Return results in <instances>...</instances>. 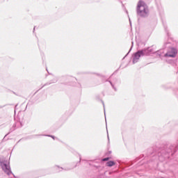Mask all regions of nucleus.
<instances>
[{
	"label": "nucleus",
	"instance_id": "obj_1",
	"mask_svg": "<svg viewBox=\"0 0 178 178\" xmlns=\"http://www.w3.org/2000/svg\"><path fill=\"white\" fill-rule=\"evenodd\" d=\"M137 13L138 16H140L141 17H147L148 15H149V9L148 8V6H147L144 1H138L137 6Z\"/></svg>",
	"mask_w": 178,
	"mask_h": 178
},
{
	"label": "nucleus",
	"instance_id": "obj_2",
	"mask_svg": "<svg viewBox=\"0 0 178 178\" xmlns=\"http://www.w3.org/2000/svg\"><path fill=\"white\" fill-rule=\"evenodd\" d=\"M0 165L2 170L3 172H5V173H6V175H9L12 174L10 165H9V162H8V161H0Z\"/></svg>",
	"mask_w": 178,
	"mask_h": 178
},
{
	"label": "nucleus",
	"instance_id": "obj_3",
	"mask_svg": "<svg viewBox=\"0 0 178 178\" xmlns=\"http://www.w3.org/2000/svg\"><path fill=\"white\" fill-rule=\"evenodd\" d=\"M145 54L144 50L138 51L135 53L133 57V63H137V62L140 60V58L144 56Z\"/></svg>",
	"mask_w": 178,
	"mask_h": 178
},
{
	"label": "nucleus",
	"instance_id": "obj_4",
	"mask_svg": "<svg viewBox=\"0 0 178 178\" xmlns=\"http://www.w3.org/2000/svg\"><path fill=\"white\" fill-rule=\"evenodd\" d=\"M177 54V50L176 49H171L167 54H165V56H168V58H175Z\"/></svg>",
	"mask_w": 178,
	"mask_h": 178
},
{
	"label": "nucleus",
	"instance_id": "obj_5",
	"mask_svg": "<svg viewBox=\"0 0 178 178\" xmlns=\"http://www.w3.org/2000/svg\"><path fill=\"white\" fill-rule=\"evenodd\" d=\"M107 166H109L110 168L113 166L115 165V162L110 161L106 163Z\"/></svg>",
	"mask_w": 178,
	"mask_h": 178
},
{
	"label": "nucleus",
	"instance_id": "obj_6",
	"mask_svg": "<svg viewBox=\"0 0 178 178\" xmlns=\"http://www.w3.org/2000/svg\"><path fill=\"white\" fill-rule=\"evenodd\" d=\"M109 158H105V159H103V161H108Z\"/></svg>",
	"mask_w": 178,
	"mask_h": 178
},
{
	"label": "nucleus",
	"instance_id": "obj_7",
	"mask_svg": "<svg viewBox=\"0 0 178 178\" xmlns=\"http://www.w3.org/2000/svg\"><path fill=\"white\" fill-rule=\"evenodd\" d=\"M54 139L55 138L54 136H51Z\"/></svg>",
	"mask_w": 178,
	"mask_h": 178
}]
</instances>
